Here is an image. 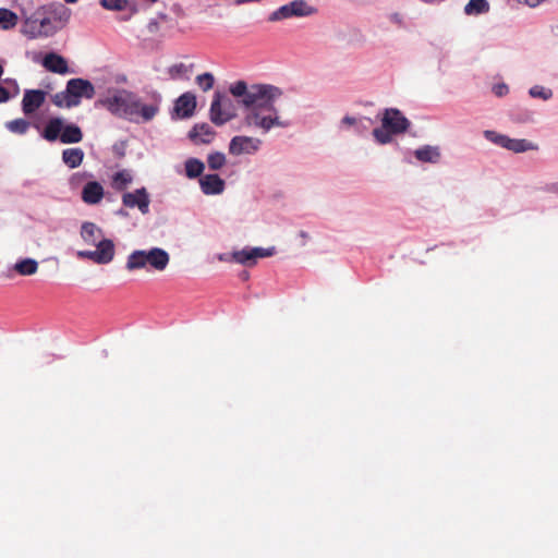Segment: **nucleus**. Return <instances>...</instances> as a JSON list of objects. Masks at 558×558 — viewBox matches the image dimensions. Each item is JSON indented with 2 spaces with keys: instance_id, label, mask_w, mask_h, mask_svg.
I'll return each instance as SVG.
<instances>
[{
  "instance_id": "c9c22d12",
  "label": "nucleus",
  "mask_w": 558,
  "mask_h": 558,
  "mask_svg": "<svg viewBox=\"0 0 558 558\" xmlns=\"http://www.w3.org/2000/svg\"><path fill=\"white\" fill-rule=\"evenodd\" d=\"M10 98V93L7 88L0 86V102H5Z\"/></svg>"
},
{
  "instance_id": "ddd939ff",
  "label": "nucleus",
  "mask_w": 558,
  "mask_h": 558,
  "mask_svg": "<svg viewBox=\"0 0 558 558\" xmlns=\"http://www.w3.org/2000/svg\"><path fill=\"white\" fill-rule=\"evenodd\" d=\"M149 195L145 187L137 189L134 192H128L122 195V204L128 208L137 207L142 214L149 210Z\"/></svg>"
},
{
  "instance_id": "393cba45",
  "label": "nucleus",
  "mask_w": 558,
  "mask_h": 558,
  "mask_svg": "<svg viewBox=\"0 0 558 558\" xmlns=\"http://www.w3.org/2000/svg\"><path fill=\"white\" fill-rule=\"evenodd\" d=\"M133 177L130 171L121 170L113 174L111 185L116 191H124L132 183Z\"/></svg>"
},
{
  "instance_id": "0eeeda50",
  "label": "nucleus",
  "mask_w": 558,
  "mask_h": 558,
  "mask_svg": "<svg viewBox=\"0 0 558 558\" xmlns=\"http://www.w3.org/2000/svg\"><path fill=\"white\" fill-rule=\"evenodd\" d=\"M41 136L48 142L60 140L63 144H75L83 140L81 128L76 124L64 125L61 118H51L47 122Z\"/></svg>"
},
{
  "instance_id": "dca6fc26",
  "label": "nucleus",
  "mask_w": 558,
  "mask_h": 558,
  "mask_svg": "<svg viewBox=\"0 0 558 558\" xmlns=\"http://www.w3.org/2000/svg\"><path fill=\"white\" fill-rule=\"evenodd\" d=\"M104 187L97 181L87 182L82 190V199L88 205H96L104 198Z\"/></svg>"
},
{
  "instance_id": "e433bc0d",
  "label": "nucleus",
  "mask_w": 558,
  "mask_h": 558,
  "mask_svg": "<svg viewBox=\"0 0 558 558\" xmlns=\"http://www.w3.org/2000/svg\"><path fill=\"white\" fill-rule=\"evenodd\" d=\"M494 92H495V94L497 96H502V95H505L508 92V87L505 84L497 85V86L494 87Z\"/></svg>"
},
{
  "instance_id": "6e6552de",
  "label": "nucleus",
  "mask_w": 558,
  "mask_h": 558,
  "mask_svg": "<svg viewBox=\"0 0 558 558\" xmlns=\"http://www.w3.org/2000/svg\"><path fill=\"white\" fill-rule=\"evenodd\" d=\"M209 117L216 125H223L235 117L231 100L220 92L214 95Z\"/></svg>"
},
{
  "instance_id": "c756f323",
  "label": "nucleus",
  "mask_w": 558,
  "mask_h": 558,
  "mask_svg": "<svg viewBox=\"0 0 558 558\" xmlns=\"http://www.w3.org/2000/svg\"><path fill=\"white\" fill-rule=\"evenodd\" d=\"M207 163L209 169L219 170L226 165V156L220 151L211 153L207 157Z\"/></svg>"
},
{
  "instance_id": "20e7f679",
  "label": "nucleus",
  "mask_w": 558,
  "mask_h": 558,
  "mask_svg": "<svg viewBox=\"0 0 558 558\" xmlns=\"http://www.w3.org/2000/svg\"><path fill=\"white\" fill-rule=\"evenodd\" d=\"M170 260L168 252L160 247H151L150 250L133 251L125 264L129 271L141 269L162 271L167 268Z\"/></svg>"
},
{
  "instance_id": "aec40b11",
  "label": "nucleus",
  "mask_w": 558,
  "mask_h": 558,
  "mask_svg": "<svg viewBox=\"0 0 558 558\" xmlns=\"http://www.w3.org/2000/svg\"><path fill=\"white\" fill-rule=\"evenodd\" d=\"M98 264H108L114 256V244L109 239L99 240L96 244Z\"/></svg>"
},
{
  "instance_id": "9d476101",
  "label": "nucleus",
  "mask_w": 558,
  "mask_h": 558,
  "mask_svg": "<svg viewBox=\"0 0 558 558\" xmlns=\"http://www.w3.org/2000/svg\"><path fill=\"white\" fill-rule=\"evenodd\" d=\"M312 13L313 9L305 1L294 0L274 11L269 16V21H281L292 16H307Z\"/></svg>"
},
{
  "instance_id": "2eb2a0df",
  "label": "nucleus",
  "mask_w": 558,
  "mask_h": 558,
  "mask_svg": "<svg viewBox=\"0 0 558 558\" xmlns=\"http://www.w3.org/2000/svg\"><path fill=\"white\" fill-rule=\"evenodd\" d=\"M196 109V97L186 92L182 94L174 102V112L181 119L191 118Z\"/></svg>"
},
{
  "instance_id": "f257e3e1",
  "label": "nucleus",
  "mask_w": 558,
  "mask_h": 558,
  "mask_svg": "<svg viewBox=\"0 0 558 558\" xmlns=\"http://www.w3.org/2000/svg\"><path fill=\"white\" fill-rule=\"evenodd\" d=\"M230 93L240 98V102L248 111L244 116V124L268 133L274 128L286 129L290 125L283 120L275 102L282 96L281 88L271 84L247 85L238 81L230 86Z\"/></svg>"
},
{
  "instance_id": "58836bf2",
  "label": "nucleus",
  "mask_w": 558,
  "mask_h": 558,
  "mask_svg": "<svg viewBox=\"0 0 558 558\" xmlns=\"http://www.w3.org/2000/svg\"><path fill=\"white\" fill-rule=\"evenodd\" d=\"M390 21L398 25H402V16L399 13H392L390 15Z\"/></svg>"
},
{
  "instance_id": "4be33fe9",
  "label": "nucleus",
  "mask_w": 558,
  "mask_h": 558,
  "mask_svg": "<svg viewBox=\"0 0 558 558\" xmlns=\"http://www.w3.org/2000/svg\"><path fill=\"white\" fill-rule=\"evenodd\" d=\"M84 159V151L81 148H66L62 151V160L70 168L78 167Z\"/></svg>"
},
{
  "instance_id": "a211bd4d",
  "label": "nucleus",
  "mask_w": 558,
  "mask_h": 558,
  "mask_svg": "<svg viewBox=\"0 0 558 558\" xmlns=\"http://www.w3.org/2000/svg\"><path fill=\"white\" fill-rule=\"evenodd\" d=\"M43 65L52 73L66 74L70 72L66 60L56 52L47 53L43 60Z\"/></svg>"
},
{
  "instance_id": "f8f14e48",
  "label": "nucleus",
  "mask_w": 558,
  "mask_h": 558,
  "mask_svg": "<svg viewBox=\"0 0 558 558\" xmlns=\"http://www.w3.org/2000/svg\"><path fill=\"white\" fill-rule=\"evenodd\" d=\"M275 248H263V247H253V248H243L241 251H235L232 254L233 260L246 265L253 266L256 264L257 258L269 257L274 255Z\"/></svg>"
},
{
  "instance_id": "f3484780",
  "label": "nucleus",
  "mask_w": 558,
  "mask_h": 558,
  "mask_svg": "<svg viewBox=\"0 0 558 558\" xmlns=\"http://www.w3.org/2000/svg\"><path fill=\"white\" fill-rule=\"evenodd\" d=\"M202 192L206 195L220 194L225 190V181L218 174H206L199 179Z\"/></svg>"
},
{
  "instance_id": "423d86ee",
  "label": "nucleus",
  "mask_w": 558,
  "mask_h": 558,
  "mask_svg": "<svg viewBox=\"0 0 558 558\" xmlns=\"http://www.w3.org/2000/svg\"><path fill=\"white\" fill-rule=\"evenodd\" d=\"M410 124L399 109L388 108L384 110L381 126L373 130V136L378 144L385 145L392 142L393 135L408 131Z\"/></svg>"
},
{
  "instance_id": "a19ab883",
  "label": "nucleus",
  "mask_w": 558,
  "mask_h": 558,
  "mask_svg": "<svg viewBox=\"0 0 558 558\" xmlns=\"http://www.w3.org/2000/svg\"><path fill=\"white\" fill-rule=\"evenodd\" d=\"M66 3H76L78 0H64Z\"/></svg>"
},
{
  "instance_id": "cd10ccee",
  "label": "nucleus",
  "mask_w": 558,
  "mask_h": 558,
  "mask_svg": "<svg viewBox=\"0 0 558 558\" xmlns=\"http://www.w3.org/2000/svg\"><path fill=\"white\" fill-rule=\"evenodd\" d=\"M17 15L8 9H0V28L11 29L17 24Z\"/></svg>"
},
{
  "instance_id": "6ab92c4d",
  "label": "nucleus",
  "mask_w": 558,
  "mask_h": 558,
  "mask_svg": "<svg viewBox=\"0 0 558 558\" xmlns=\"http://www.w3.org/2000/svg\"><path fill=\"white\" fill-rule=\"evenodd\" d=\"M216 132L207 124H195L189 133V137L196 144H209L215 138Z\"/></svg>"
},
{
  "instance_id": "412c9836",
  "label": "nucleus",
  "mask_w": 558,
  "mask_h": 558,
  "mask_svg": "<svg viewBox=\"0 0 558 558\" xmlns=\"http://www.w3.org/2000/svg\"><path fill=\"white\" fill-rule=\"evenodd\" d=\"M81 236L88 245H95L101 236V229L94 222H84L81 228Z\"/></svg>"
},
{
  "instance_id": "5701e85b",
  "label": "nucleus",
  "mask_w": 558,
  "mask_h": 558,
  "mask_svg": "<svg viewBox=\"0 0 558 558\" xmlns=\"http://www.w3.org/2000/svg\"><path fill=\"white\" fill-rule=\"evenodd\" d=\"M414 155H415L416 159L422 162L436 163V162H438V160L440 158L439 149L437 147H433V146H428V145L416 149L414 151Z\"/></svg>"
},
{
  "instance_id": "a878e982",
  "label": "nucleus",
  "mask_w": 558,
  "mask_h": 558,
  "mask_svg": "<svg viewBox=\"0 0 558 558\" xmlns=\"http://www.w3.org/2000/svg\"><path fill=\"white\" fill-rule=\"evenodd\" d=\"M489 3L487 0H470L464 7L466 15H480L489 11Z\"/></svg>"
},
{
  "instance_id": "4c0bfd02",
  "label": "nucleus",
  "mask_w": 558,
  "mask_h": 558,
  "mask_svg": "<svg viewBox=\"0 0 558 558\" xmlns=\"http://www.w3.org/2000/svg\"><path fill=\"white\" fill-rule=\"evenodd\" d=\"M519 3H524L531 8H535L537 5H539L543 0H517Z\"/></svg>"
},
{
  "instance_id": "2f4dec72",
  "label": "nucleus",
  "mask_w": 558,
  "mask_h": 558,
  "mask_svg": "<svg viewBox=\"0 0 558 558\" xmlns=\"http://www.w3.org/2000/svg\"><path fill=\"white\" fill-rule=\"evenodd\" d=\"M100 5L110 11H122L129 5L128 0H100Z\"/></svg>"
},
{
  "instance_id": "ea45409f",
  "label": "nucleus",
  "mask_w": 558,
  "mask_h": 558,
  "mask_svg": "<svg viewBox=\"0 0 558 558\" xmlns=\"http://www.w3.org/2000/svg\"><path fill=\"white\" fill-rule=\"evenodd\" d=\"M342 124H345V125H353L356 123V119L353 118V117H349V116H345L343 119H342Z\"/></svg>"
},
{
  "instance_id": "9b49d317",
  "label": "nucleus",
  "mask_w": 558,
  "mask_h": 558,
  "mask_svg": "<svg viewBox=\"0 0 558 558\" xmlns=\"http://www.w3.org/2000/svg\"><path fill=\"white\" fill-rule=\"evenodd\" d=\"M262 144V140L257 137L236 135L229 143V153L233 156L253 155L259 150Z\"/></svg>"
},
{
  "instance_id": "f704fd0d",
  "label": "nucleus",
  "mask_w": 558,
  "mask_h": 558,
  "mask_svg": "<svg viewBox=\"0 0 558 558\" xmlns=\"http://www.w3.org/2000/svg\"><path fill=\"white\" fill-rule=\"evenodd\" d=\"M77 256L80 258L89 259V260H93L94 263L98 264L96 250L95 251H78Z\"/></svg>"
},
{
  "instance_id": "4468645a",
  "label": "nucleus",
  "mask_w": 558,
  "mask_h": 558,
  "mask_svg": "<svg viewBox=\"0 0 558 558\" xmlns=\"http://www.w3.org/2000/svg\"><path fill=\"white\" fill-rule=\"evenodd\" d=\"M46 100V92L41 89H26L22 99V110L26 116L37 111Z\"/></svg>"
},
{
  "instance_id": "473e14b6",
  "label": "nucleus",
  "mask_w": 558,
  "mask_h": 558,
  "mask_svg": "<svg viewBox=\"0 0 558 558\" xmlns=\"http://www.w3.org/2000/svg\"><path fill=\"white\" fill-rule=\"evenodd\" d=\"M169 75L172 80H175L189 72V66L184 63H177L169 68Z\"/></svg>"
},
{
  "instance_id": "7c9ffc66",
  "label": "nucleus",
  "mask_w": 558,
  "mask_h": 558,
  "mask_svg": "<svg viewBox=\"0 0 558 558\" xmlns=\"http://www.w3.org/2000/svg\"><path fill=\"white\" fill-rule=\"evenodd\" d=\"M215 77L211 73H203L196 76V84L203 92H208L214 87Z\"/></svg>"
},
{
  "instance_id": "7ed1b4c3",
  "label": "nucleus",
  "mask_w": 558,
  "mask_h": 558,
  "mask_svg": "<svg viewBox=\"0 0 558 558\" xmlns=\"http://www.w3.org/2000/svg\"><path fill=\"white\" fill-rule=\"evenodd\" d=\"M99 104L106 107L112 114L128 118L132 121H136V118L141 117L144 122H148L159 111L157 104H143L140 98L128 90H118L112 96L100 100Z\"/></svg>"
},
{
  "instance_id": "f03ea898",
  "label": "nucleus",
  "mask_w": 558,
  "mask_h": 558,
  "mask_svg": "<svg viewBox=\"0 0 558 558\" xmlns=\"http://www.w3.org/2000/svg\"><path fill=\"white\" fill-rule=\"evenodd\" d=\"M71 14L61 2L39 7L25 19L22 33L31 39L51 37L68 25Z\"/></svg>"
},
{
  "instance_id": "bb28decb",
  "label": "nucleus",
  "mask_w": 558,
  "mask_h": 558,
  "mask_svg": "<svg viewBox=\"0 0 558 558\" xmlns=\"http://www.w3.org/2000/svg\"><path fill=\"white\" fill-rule=\"evenodd\" d=\"M205 169L204 163L196 158H190L185 161V172L190 179L199 177Z\"/></svg>"
},
{
  "instance_id": "b1692460",
  "label": "nucleus",
  "mask_w": 558,
  "mask_h": 558,
  "mask_svg": "<svg viewBox=\"0 0 558 558\" xmlns=\"http://www.w3.org/2000/svg\"><path fill=\"white\" fill-rule=\"evenodd\" d=\"M14 270L21 276H32L38 270V263L33 258H24L15 263Z\"/></svg>"
},
{
  "instance_id": "1a4fd4ad",
  "label": "nucleus",
  "mask_w": 558,
  "mask_h": 558,
  "mask_svg": "<svg viewBox=\"0 0 558 558\" xmlns=\"http://www.w3.org/2000/svg\"><path fill=\"white\" fill-rule=\"evenodd\" d=\"M485 137L490 142L514 153H523L526 150L537 149L536 145L526 140L510 138L494 131H485Z\"/></svg>"
},
{
  "instance_id": "72a5a7b5",
  "label": "nucleus",
  "mask_w": 558,
  "mask_h": 558,
  "mask_svg": "<svg viewBox=\"0 0 558 558\" xmlns=\"http://www.w3.org/2000/svg\"><path fill=\"white\" fill-rule=\"evenodd\" d=\"M530 95L534 98L547 100L551 97L553 93L550 89H545L544 87L536 85L530 89Z\"/></svg>"
},
{
  "instance_id": "c85d7f7f",
  "label": "nucleus",
  "mask_w": 558,
  "mask_h": 558,
  "mask_svg": "<svg viewBox=\"0 0 558 558\" xmlns=\"http://www.w3.org/2000/svg\"><path fill=\"white\" fill-rule=\"evenodd\" d=\"M29 122L25 119H15L5 123V128L15 134H25L29 129Z\"/></svg>"
},
{
  "instance_id": "39448f33",
  "label": "nucleus",
  "mask_w": 558,
  "mask_h": 558,
  "mask_svg": "<svg viewBox=\"0 0 558 558\" xmlns=\"http://www.w3.org/2000/svg\"><path fill=\"white\" fill-rule=\"evenodd\" d=\"M95 94V87L88 80L71 78L63 92L52 96V102L59 108H72L78 106L82 98L92 99Z\"/></svg>"
}]
</instances>
